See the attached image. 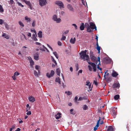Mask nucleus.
Here are the masks:
<instances>
[{
  "label": "nucleus",
  "mask_w": 131,
  "mask_h": 131,
  "mask_svg": "<svg viewBox=\"0 0 131 131\" xmlns=\"http://www.w3.org/2000/svg\"><path fill=\"white\" fill-rule=\"evenodd\" d=\"M88 63L89 64L88 66V67L89 68V70L91 71H93L94 72H96V71L97 68L98 70H100V73H102V68L100 67L99 66V64H98L97 67L96 65V64L92 62L89 61L88 62Z\"/></svg>",
  "instance_id": "1"
},
{
  "label": "nucleus",
  "mask_w": 131,
  "mask_h": 131,
  "mask_svg": "<svg viewBox=\"0 0 131 131\" xmlns=\"http://www.w3.org/2000/svg\"><path fill=\"white\" fill-rule=\"evenodd\" d=\"M87 50H85L84 51H82L79 53L81 59H83L84 61H86L88 62L89 61L90 58L89 56L87 54Z\"/></svg>",
  "instance_id": "2"
},
{
  "label": "nucleus",
  "mask_w": 131,
  "mask_h": 131,
  "mask_svg": "<svg viewBox=\"0 0 131 131\" xmlns=\"http://www.w3.org/2000/svg\"><path fill=\"white\" fill-rule=\"evenodd\" d=\"M90 55L91 59L93 62L96 61V64H97V63H98V64H100V59L99 57H98L97 60H96V57L94 56L93 52L92 51L90 52Z\"/></svg>",
  "instance_id": "3"
},
{
  "label": "nucleus",
  "mask_w": 131,
  "mask_h": 131,
  "mask_svg": "<svg viewBox=\"0 0 131 131\" xmlns=\"http://www.w3.org/2000/svg\"><path fill=\"white\" fill-rule=\"evenodd\" d=\"M52 20L57 23H60L61 21V20L60 18H58L56 15H53L52 17Z\"/></svg>",
  "instance_id": "4"
},
{
  "label": "nucleus",
  "mask_w": 131,
  "mask_h": 131,
  "mask_svg": "<svg viewBox=\"0 0 131 131\" xmlns=\"http://www.w3.org/2000/svg\"><path fill=\"white\" fill-rule=\"evenodd\" d=\"M40 5L41 6H44L47 3L46 0H39Z\"/></svg>",
  "instance_id": "5"
},
{
  "label": "nucleus",
  "mask_w": 131,
  "mask_h": 131,
  "mask_svg": "<svg viewBox=\"0 0 131 131\" xmlns=\"http://www.w3.org/2000/svg\"><path fill=\"white\" fill-rule=\"evenodd\" d=\"M56 4L58 6H60L61 8H64V6L62 2L60 1H58L56 2Z\"/></svg>",
  "instance_id": "6"
},
{
  "label": "nucleus",
  "mask_w": 131,
  "mask_h": 131,
  "mask_svg": "<svg viewBox=\"0 0 131 131\" xmlns=\"http://www.w3.org/2000/svg\"><path fill=\"white\" fill-rule=\"evenodd\" d=\"M90 27L92 29H95V30H97L96 27L94 23L91 22L90 23Z\"/></svg>",
  "instance_id": "7"
},
{
  "label": "nucleus",
  "mask_w": 131,
  "mask_h": 131,
  "mask_svg": "<svg viewBox=\"0 0 131 131\" xmlns=\"http://www.w3.org/2000/svg\"><path fill=\"white\" fill-rule=\"evenodd\" d=\"M86 85L88 86V88L89 89L88 91H91L92 89V87H91V83H90L89 80H88L86 81Z\"/></svg>",
  "instance_id": "8"
},
{
  "label": "nucleus",
  "mask_w": 131,
  "mask_h": 131,
  "mask_svg": "<svg viewBox=\"0 0 131 131\" xmlns=\"http://www.w3.org/2000/svg\"><path fill=\"white\" fill-rule=\"evenodd\" d=\"M54 74V71L52 70L51 71L50 73H47L46 74L47 77L48 78H50L52 77Z\"/></svg>",
  "instance_id": "9"
},
{
  "label": "nucleus",
  "mask_w": 131,
  "mask_h": 131,
  "mask_svg": "<svg viewBox=\"0 0 131 131\" xmlns=\"http://www.w3.org/2000/svg\"><path fill=\"white\" fill-rule=\"evenodd\" d=\"M25 20L26 21V22L30 23L31 21V18L27 16H26L25 17Z\"/></svg>",
  "instance_id": "10"
},
{
  "label": "nucleus",
  "mask_w": 131,
  "mask_h": 131,
  "mask_svg": "<svg viewBox=\"0 0 131 131\" xmlns=\"http://www.w3.org/2000/svg\"><path fill=\"white\" fill-rule=\"evenodd\" d=\"M99 118L100 119H99V120L97 122V124L96 125L94 128V130H95V131H96V130L97 129L98 127L99 126V124L101 120L100 117Z\"/></svg>",
  "instance_id": "11"
},
{
  "label": "nucleus",
  "mask_w": 131,
  "mask_h": 131,
  "mask_svg": "<svg viewBox=\"0 0 131 131\" xmlns=\"http://www.w3.org/2000/svg\"><path fill=\"white\" fill-rule=\"evenodd\" d=\"M117 108L114 107L112 109V113L114 116H115L116 115L117 112L116 111V109Z\"/></svg>",
  "instance_id": "12"
},
{
  "label": "nucleus",
  "mask_w": 131,
  "mask_h": 131,
  "mask_svg": "<svg viewBox=\"0 0 131 131\" xmlns=\"http://www.w3.org/2000/svg\"><path fill=\"white\" fill-rule=\"evenodd\" d=\"M25 3L29 7V8L31 9H32V6L31 5V4L30 3L29 1H27L25 2Z\"/></svg>",
  "instance_id": "13"
},
{
  "label": "nucleus",
  "mask_w": 131,
  "mask_h": 131,
  "mask_svg": "<svg viewBox=\"0 0 131 131\" xmlns=\"http://www.w3.org/2000/svg\"><path fill=\"white\" fill-rule=\"evenodd\" d=\"M68 9L70 11H74L73 8L72 6L70 4H68L67 6Z\"/></svg>",
  "instance_id": "14"
},
{
  "label": "nucleus",
  "mask_w": 131,
  "mask_h": 131,
  "mask_svg": "<svg viewBox=\"0 0 131 131\" xmlns=\"http://www.w3.org/2000/svg\"><path fill=\"white\" fill-rule=\"evenodd\" d=\"M18 23L20 26L21 27L20 28L21 30H23V27H24V24L21 20L19 21Z\"/></svg>",
  "instance_id": "15"
},
{
  "label": "nucleus",
  "mask_w": 131,
  "mask_h": 131,
  "mask_svg": "<svg viewBox=\"0 0 131 131\" xmlns=\"http://www.w3.org/2000/svg\"><path fill=\"white\" fill-rule=\"evenodd\" d=\"M76 41V38L75 37L72 38L70 40V42L71 43L74 44Z\"/></svg>",
  "instance_id": "16"
},
{
  "label": "nucleus",
  "mask_w": 131,
  "mask_h": 131,
  "mask_svg": "<svg viewBox=\"0 0 131 131\" xmlns=\"http://www.w3.org/2000/svg\"><path fill=\"white\" fill-rule=\"evenodd\" d=\"M28 58L29 60V62L30 63V65L32 67L34 64V62L32 60L31 57H28Z\"/></svg>",
  "instance_id": "17"
},
{
  "label": "nucleus",
  "mask_w": 131,
  "mask_h": 131,
  "mask_svg": "<svg viewBox=\"0 0 131 131\" xmlns=\"http://www.w3.org/2000/svg\"><path fill=\"white\" fill-rule=\"evenodd\" d=\"M120 84L118 82H116L114 83L113 85V87L114 88H119L120 86Z\"/></svg>",
  "instance_id": "18"
},
{
  "label": "nucleus",
  "mask_w": 131,
  "mask_h": 131,
  "mask_svg": "<svg viewBox=\"0 0 131 131\" xmlns=\"http://www.w3.org/2000/svg\"><path fill=\"white\" fill-rule=\"evenodd\" d=\"M2 36L7 39H8L9 38V36L5 33H3Z\"/></svg>",
  "instance_id": "19"
},
{
  "label": "nucleus",
  "mask_w": 131,
  "mask_h": 131,
  "mask_svg": "<svg viewBox=\"0 0 131 131\" xmlns=\"http://www.w3.org/2000/svg\"><path fill=\"white\" fill-rule=\"evenodd\" d=\"M40 49L42 51H46V48L45 47L44 45H41L39 47Z\"/></svg>",
  "instance_id": "20"
},
{
  "label": "nucleus",
  "mask_w": 131,
  "mask_h": 131,
  "mask_svg": "<svg viewBox=\"0 0 131 131\" xmlns=\"http://www.w3.org/2000/svg\"><path fill=\"white\" fill-rule=\"evenodd\" d=\"M38 73L36 71H34V74L35 76L37 77H38L39 76L40 74V71L39 70H38Z\"/></svg>",
  "instance_id": "21"
},
{
  "label": "nucleus",
  "mask_w": 131,
  "mask_h": 131,
  "mask_svg": "<svg viewBox=\"0 0 131 131\" xmlns=\"http://www.w3.org/2000/svg\"><path fill=\"white\" fill-rule=\"evenodd\" d=\"M61 114L60 113H58L57 114L55 115V117L56 119H59L61 117Z\"/></svg>",
  "instance_id": "22"
},
{
  "label": "nucleus",
  "mask_w": 131,
  "mask_h": 131,
  "mask_svg": "<svg viewBox=\"0 0 131 131\" xmlns=\"http://www.w3.org/2000/svg\"><path fill=\"white\" fill-rule=\"evenodd\" d=\"M34 58L35 60H38L39 59V54L38 53H36L34 55Z\"/></svg>",
  "instance_id": "23"
},
{
  "label": "nucleus",
  "mask_w": 131,
  "mask_h": 131,
  "mask_svg": "<svg viewBox=\"0 0 131 131\" xmlns=\"http://www.w3.org/2000/svg\"><path fill=\"white\" fill-rule=\"evenodd\" d=\"M29 100L30 102H33L35 101L34 97L32 96H30L29 97Z\"/></svg>",
  "instance_id": "24"
},
{
  "label": "nucleus",
  "mask_w": 131,
  "mask_h": 131,
  "mask_svg": "<svg viewBox=\"0 0 131 131\" xmlns=\"http://www.w3.org/2000/svg\"><path fill=\"white\" fill-rule=\"evenodd\" d=\"M113 73H112V76L114 77H115L118 75V74L114 70L113 71Z\"/></svg>",
  "instance_id": "25"
},
{
  "label": "nucleus",
  "mask_w": 131,
  "mask_h": 131,
  "mask_svg": "<svg viewBox=\"0 0 131 131\" xmlns=\"http://www.w3.org/2000/svg\"><path fill=\"white\" fill-rule=\"evenodd\" d=\"M36 34H34L32 35V38L35 41H36L37 40V39L36 38Z\"/></svg>",
  "instance_id": "26"
},
{
  "label": "nucleus",
  "mask_w": 131,
  "mask_h": 131,
  "mask_svg": "<svg viewBox=\"0 0 131 131\" xmlns=\"http://www.w3.org/2000/svg\"><path fill=\"white\" fill-rule=\"evenodd\" d=\"M31 25L32 26L35 27L36 26V21L35 20H33L31 21Z\"/></svg>",
  "instance_id": "27"
},
{
  "label": "nucleus",
  "mask_w": 131,
  "mask_h": 131,
  "mask_svg": "<svg viewBox=\"0 0 131 131\" xmlns=\"http://www.w3.org/2000/svg\"><path fill=\"white\" fill-rule=\"evenodd\" d=\"M84 23H82L80 27V30H82L84 29Z\"/></svg>",
  "instance_id": "28"
},
{
  "label": "nucleus",
  "mask_w": 131,
  "mask_h": 131,
  "mask_svg": "<svg viewBox=\"0 0 131 131\" xmlns=\"http://www.w3.org/2000/svg\"><path fill=\"white\" fill-rule=\"evenodd\" d=\"M82 108L83 110H86L88 108V106L86 105H84L82 106Z\"/></svg>",
  "instance_id": "29"
},
{
  "label": "nucleus",
  "mask_w": 131,
  "mask_h": 131,
  "mask_svg": "<svg viewBox=\"0 0 131 131\" xmlns=\"http://www.w3.org/2000/svg\"><path fill=\"white\" fill-rule=\"evenodd\" d=\"M24 38L26 40H28L27 38L26 37L25 35L24 34H22V35L21 36V39L22 40H23Z\"/></svg>",
  "instance_id": "30"
},
{
  "label": "nucleus",
  "mask_w": 131,
  "mask_h": 131,
  "mask_svg": "<svg viewBox=\"0 0 131 131\" xmlns=\"http://www.w3.org/2000/svg\"><path fill=\"white\" fill-rule=\"evenodd\" d=\"M38 36L39 37L41 38L42 37V32L41 31H39L38 34Z\"/></svg>",
  "instance_id": "31"
},
{
  "label": "nucleus",
  "mask_w": 131,
  "mask_h": 131,
  "mask_svg": "<svg viewBox=\"0 0 131 131\" xmlns=\"http://www.w3.org/2000/svg\"><path fill=\"white\" fill-rule=\"evenodd\" d=\"M56 82H58L60 84H61V81L59 78H56Z\"/></svg>",
  "instance_id": "32"
},
{
  "label": "nucleus",
  "mask_w": 131,
  "mask_h": 131,
  "mask_svg": "<svg viewBox=\"0 0 131 131\" xmlns=\"http://www.w3.org/2000/svg\"><path fill=\"white\" fill-rule=\"evenodd\" d=\"M113 128L112 126H110L108 127L107 131H113Z\"/></svg>",
  "instance_id": "33"
},
{
  "label": "nucleus",
  "mask_w": 131,
  "mask_h": 131,
  "mask_svg": "<svg viewBox=\"0 0 131 131\" xmlns=\"http://www.w3.org/2000/svg\"><path fill=\"white\" fill-rule=\"evenodd\" d=\"M119 97V95L117 94L115 95L114 96V99L115 100H118Z\"/></svg>",
  "instance_id": "34"
},
{
  "label": "nucleus",
  "mask_w": 131,
  "mask_h": 131,
  "mask_svg": "<svg viewBox=\"0 0 131 131\" xmlns=\"http://www.w3.org/2000/svg\"><path fill=\"white\" fill-rule=\"evenodd\" d=\"M65 93L67 94L68 95H70L72 94V92L70 91H66Z\"/></svg>",
  "instance_id": "35"
},
{
  "label": "nucleus",
  "mask_w": 131,
  "mask_h": 131,
  "mask_svg": "<svg viewBox=\"0 0 131 131\" xmlns=\"http://www.w3.org/2000/svg\"><path fill=\"white\" fill-rule=\"evenodd\" d=\"M4 11V10L2 6L0 4V12L1 13H2Z\"/></svg>",
  "instance_id": "36"
},
{
  "label": "nucleus",
  "mask_w": 131,
  "mask_h": 131,
  "mask_svg": "<svg viewBox=\"0 0 131 131\" xmlns=\"http://www.w3.org/2000/svg\"><path fill=\"white\" fill-rule=\"evenodd\" d=\"M16 1L19 6H21L22 7H24V5H22L21 3L19 2L17 0H16Z\"/></svg>",
  "instance_id": "37"
},
{
  "label": "nucleus",
  "mask_w": 131,
  "mask_h": 131,
  "mask_svg": "<svg viewBox=\"0 0 131 131\" xmlns=\"http://www.w3.org/2000/svg\"><path fill=\"white\" fill-rule=\"evenodd\" d=\"M87 31L89 32H91L93 31V30H91V28L90 27L87 28Z\"/></svg>",
  "instance_id": "38"
},
{
  "label": "nucleus",
  "mask_w": 131,
  "mask_h": 131,
  "mask_svg": "<svg viewBox=\"0 0 131 131\" xmlns=\"http://www.w3.org/2000/svg\"><path fill=\"white\" fill-rule=\"evenodd\" d=\"M59 14L61 15H64L65 13L64 11H61L59 12Z\"/></svg>",
  "instance_id": "39"
},
{
  "label": "nucleus",
  "mask_w": 131,
  "mask_h": 131,
  "mask_svg": "<svg viewBox=\"0 0 131 131\" xmlns=\"http://www.w3.org/2000/svg\"><path fill=\"white\" fill-rule=\"evenodd\" d=\"M26 107L27 108H26V111H27L30 110V107L29 106V105L28 104L27 105Z\"/></svg>",
  "instance_id": "40"
},
{
  "label": "nucleus",
  "mask_w": 131,
  "mask_h": 131,
  "mask_svg": "<svg viewBox=\"0 0 131 131\" xmlns=\"http://www.w3.org/2000/svg\"><path fill=\"white\" fill-rule=\"evenodd\" d=\"M57 74L58 75H59L60 73V71L59 69H57L56 70Z\"/></svg>",
  "instance_id": "41"
},
{
  "label": "nucleus",
  "mask_w": 131,
  "mask_h": 131,
  "mask_svg": "<svg viewBox=\"0 0 131 131\" xmlns=\"http://www.w3.org/2000/svg\"><path fill=\"white\" fill-rule=\"evenodd\" d=\"M53 53L55 56L56 58L58 59V56L57 52H53Z\"/></svg>",
  "instance_id": "42"
},
{
  "label": "nucleus",
  "mask_w": 131,
  "mask_h": 131,
  "mask_svg": "<svg viewBox=\"0 0 131 131\" xmlns=\"http://www.w3.org/2000/svg\"><path fill=\"white\" fill-rule=\"evenodd\" d=\"M106 60L107 63H111L112 61L111 59L109 58H107L106 59Z\"/></svg>",
  "instance_id": "43"
},
{
  "label": "nucleus",
  "mask_w": 131,
  "mask_h": 131,
  "mask_svg": "<svg viewBox=\"0 0 131 131\" xmlns=\"http://www.w3.org/2000/svg\"><path fill=\"white\" fill-rule=\"evenodd\" d=\"M107 70L105 72V74H104V78L105 79H106L105 76L106 75H108L109 74V73H107Z\"/></svg>",
  "instance_id": "44"
},
{
  "label": "nucleus",
  "mask_w": 131,
  "mask_h": 131,
  "mask_svg": "<svg viewBox=\"0 0 131 131\" xmlns=\"http://www.w3.org/2000/svg\"><path fill=\"white\" fill-rule=\"evenodd\" d=\"M5 26L6 28L7 29H8L9 28V26L7 23H5Z\"/></svg>",
  "instance_id": "45"
},
{
  "label": "nucleus",
  "mask_w": 131,
  "mask_h": 131,
  "mask_svg": "<svg viewBox=\"0 0 131 131\" xmlns=\"http://www.w3.org/2000/svg\"><path fill=\"white\" fill-rule=\"evenodd\" d=\"M66 37L64 36V35L63 34L62 35V38L61 39V40H64L66 39Z\"/></svg>",
  "instance_id": "46"
},
{
  "label": "nucleus",
  "mask_w": 131,
  "mask_h": 131,
  "mask_svg": "<svg viewBox=\"0 0 131 131\" xmlns=\"http://www.w3.org/2000/svg\"><path fill=\"white\" fill-rule=\"evenodd\" d=\"M81 1L83 5L85 6V4H86V6H87V3L85 1H84V0H81Z\"/></svg>",
  "instance_id": "47"
},
{
  "label": "nucleus",
  "mask_w": 131,
  "mask_h": 131,
  "mask_svg": "<svg viewBox=\"0 0 131 131\" xmlns=\"http://www.w3.org/2000/svg\"><path fill=\"white\" fill-rule=\"evenodd\" d=\"M73 109H72L70 110V113L71 114L74 115L75 114V113L74 112H73Z\"/></svg>",
  "instance_id": "48"
},
{
  "label": "nucleus",
  "mask_w": 131,
  "mask_h": 131,
  "mask_svg": "<svg viewBox=\"0 0 131 131\" xmlns=\"http://www.w3.org/2000/svg\"><path fill=\"white\" fill-rule=\"evenodd\" d=\"M85 26L86 28L90 27L89 24L88 23H85Z\"/></svg>",
  "instance_id": "49"
},
{
  "label": "nucleus",
  "mask_w": 131,
  "mask_h": 131,
  "mask_svg": "<svg viewBox=\"0 0 131 131\" xmlns=\"http://www.w3.org/2000/svg\"><path fill=\"white\" fill-rule=\"evenodd\" d=\"M17 120L19 121V123L20 124L21 123L23 122V121H22L20 118L18 119Z\"/></svg>",
  "instance_id": "50"
},
{
  "label": "nucleus",
  "mask_w": 131,
  "mask_h": 131,
  "mask_svg": "<svg viewBox=\"0 0 131 131\" xmlns=\"http://www.w3.org/2000/svg\"><path fill=\"white\" fill-rule=\"evenodd\" d=\"M19 74V73L18 72L16 71L14 73V75L15 76H17Z\"/></svg>",
  "instance_id": "51"
},
{
  "label": "nucleus",
  "mask_w": 131,
  "mask_h": 131,
  "mask_svg": "<svg viewBox=\"0 0 131 131\" xmlns=\"http://www.w3.org/2000/svg\"><path fill=\"white\" fill-rule=\"evenodd\" d=\"M14 3V1L13 0H10L9 2V3L10 4H13Z\"/></svg>",
  "instance_id": "52"
},
{
  "label": "nucleus",
  "mask_w": 131,
  "mask_h": 131,
  "mask_svg": "<svg viewBox=\"0 0 131 131\" xmlns=\"http://www.w3.org/2000/svg\"><path fill=\"white\" fill-rule=\"evenodd\" d=\"M69 31L68 30H66L65 32H64V33H63V35H66L67 34L68 32H69Z\"/></svg>",
  "instance_id": "53"
},
{
  "label": "nucleus",
  "mask_w": 131,
  "mask_h": 131,
  "mask_svg": "<svg viewBox=\"0 0 131 131\" xmlns=\"http://www.w3.org/2000/svg\"><path fill=\"white\" fill-rule=\"evenodd\" d=\"M31 31L32 32H34V33H35L34 34H36V30L35 29H34V28H32V29H31Z\"/></svg>",
  "instance_id": "54"
},
{
  "label": "nucleus",
  "mask_w": 131,
  "mask_h": 131,
  "mask_svg": "<svg viewBox=\"0 0 131 131\" xmlns=\"http://www.w3.org/2000/svg\"><path fill=\"white\" fill-rule=\"evenodd\" d=\"M96 49L98 50H100V47L99 46L98 43H97V45L96 47Z\"/></svg>",
  "instance_id": "55"
},
{
  "label": "nucleus",
  "mask_w": 131,
  "mask_h": 131,
  "mask_svg": "<svg viewBox=\"0 0 131 131\" xmlns=\"http://www.w3.org/2000/svg\"><path fill=\"white\" fill-rule=\"evenodd\" d=\"M93 83L96 85H97V82L96 79L95 80H94L93 81Z\"/></svg>",
  "instance_id": "56"
},
{
  "label": "nucleus",
  "mask_w": 131,
  "mask_h": 131,
  "mask_svg": "<svg viewBox=\"0 0 131 131\" xmlns=\"http://www.w3.org/2000/svg\"><path fill=\"white\" fill-rule=\"evenodd\" d=\"M27 112L26 113V114L28 115H29L31 114V112L29 111H27Z\"/></svg>",
  "instance_id": "57"
},
{
  "label": "nucleus",
  "mask_w": 131,
  "mask_h": 131,
  "mask_svg": "<svg viewBox=\"0 0 131 131\" xmlns=\"http://www.w3.org/2000/svg\"><path fill=\"white\" fill-rule=\"evenodd\" d=\"M47 45L51 49V50L52 51H53V49L51 47L50 45H49L48 44H47Z\"/></svg>",
  "instance_id": "58"
},
{
  "label": "nucleus",
  "mask_w": 131,
  "mask_h": 131,
  "mask_svg": "<svg viewBox=\"0 0 131 131\" xmlns=\"http://www.w3.org/2000/svg\"><path fill=\"white\" fill-rule=\"evenodd\" d=\"M27 35L29 37H31V34L30 32H27Z\"/></svg>",
  "instance_id": "59"
},
{
  "label": "nucleus",
  "mask_w": 131,
  "mask_h": 131,
  "mask_svg": "<svg viewBox=\"0 0 131 131\" xmlns=\"http://www.w3.org/2000/svg\"><path fill=\"white\" fill-rule=\"evenodd\" d=\"M58 45L59 46H61L62 45V43L60 41H58Z\"/></svg>",
  "instance_id": "60"
},
{
  "label": "nucleus",
  "mask_w": 131,
  "mask_h": 131,
  "mask_svg": "<svg viewBox=\"0 0 131 131\" xmlns=\"http://www.w3.org/2000/svg\"><path fill=\"white\" fill-rule=\"evenodd\" d=\"M39 67H40V66H38V65H36L35 66V69L36 70H38V69Z\"/></svg>",
  "instance_id": "61"
},
{
  "label": "nucleus",
  "mask_w": 131,
  "mask_h": 131,
  "mask_svg": "<svg viewBox=\"0 0 131 131\" xmlns=\"http://www.w3.org/2000/svg\"><path fill=\"white\" fill-rule=\"evenodd\" d=\"M72 25L74 26L76 29H77V26L75 24H73Z\"/></svg>",
  "instance_id": "62"
},
{
  "label": "nucleus",
  "mask_w": 131,
  "mask_h": 131,
  "mask_svg": "<svg viewBox=\"0 0 131 131\" xmlns=\"http://www.w3.org/2000/svg\"><path fill=\"white\" fill-rule=\"evenodd\" d=\"M3 22V20L2 19H0V24L2 25Z\"/></svg>",
  "instance_id": "63"
},
{
  "label": "nucleus",
  "mask_w": 131,
  "mask_h": 131,
  "mask_svg": "<svg viewBox=\"0 0 131 131\" xmlns=\"http://www.w3.org/2000/svg\"><path fill=\"white\" fill-rule=\"evenodd\" d=\"M82 70H80L78 71V75H79V73H82Z\"/></svg>",
  "instance_id": "64"
}]
</instances>
